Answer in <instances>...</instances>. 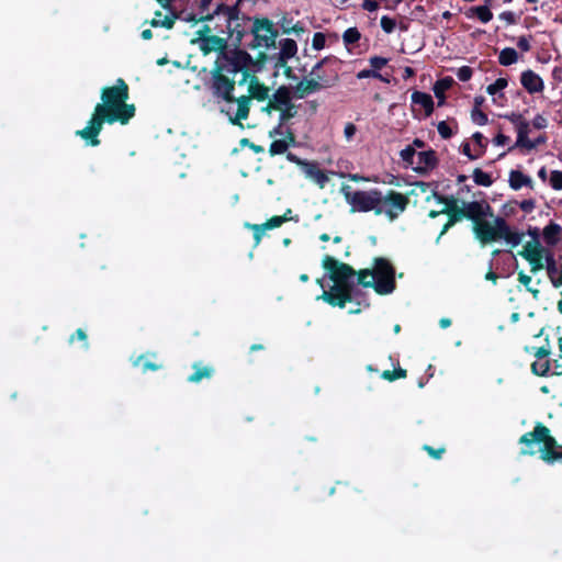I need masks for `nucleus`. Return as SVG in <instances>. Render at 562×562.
Here are the masks:
<instances>
[{"label": "nucleus", "mask_w": 562, "mask_h": 562, "mask_svg": "<svg viewBox=\"0 0 562 562\" xmlns=\"http://www.w3.org/2000/svg\"><path fill=\"white\" fill-rule=\"evenodd\" d=\"M130 88L124 79H116L115 83L101 90V102L94 106V111L88 121V125L76 132L90 146L100 145L99 134L103 124L120 123L126 125L136 113L135 104L127 103Z\"/></svg>", "instance_id": "obj_1"}, {"label": "nucleus", "mask_w": 562, "mask_h": 562, "mask_svg": "<svg viewBox=\"0 0 562 562\" xmlns=\"http://www.w3.org/2000/svg\"><path fill=\"white\" fill-rule=\"evenodd\" d=\"M303 171L305 176L312 179L321 189L325 188L329 181L328 176L318 167L316 161H307L306 164H303Z\"/></svg>", "instance_id": "obj_16"}, {"label": "nucleus", "mask_w": 562, "mask_h": 562, "mask_svg": "<svg viewBox=\"0 0 562 562\" xmlns=\"http://www.w3.org/2000/svg\"><path fill=\"white\" fill-rule=\"evenodd\" d=\"M418 161L417 166L414 168L416 172L424 173L428 170H432L438 165V158L435 150H424L416 154Z\"/></svg>", "instance_id": "obj_17"}, {"label": "nucleus", "mask_w": 562, "mask_h": 562, "mask_svg": "<svg viewBox=\"0 0 562 562\" xmlns=\"http://www.w3.org/2000/svg\"><path fill=\"white\" fill-rule=\"evenodd\" d=\"M562 234V227L554 223L550 222L542 232L543 239L547 245L554 246L559 243Z\"/></svg>", "instance_id": "obj_21"}, {"label": "nucleus", "mask_w": 562, "mask_h": 562, "mask_svg": "<svg viewBox=\"0 0 562 562\" xmlns=\"http://www.w3.org/2000/svg\"><path fill=\"white\" fill-rule=\"evenodd\" d=\"M212 29L210 25L204 24L198 32V37L201 40V43L204 42V38L211 36Z\"/></svg>", "instance_id": "obj_64"}, {"label": "nucleus", "mask_w": 562, "mask_h": 562, "mask_svg": "<svg viewBox=\"0 0 562 562\" xmlns=\"http://www.w3.org/2000/svg\"><path fill=\"white\" fill-rule=\"evenodd\" d=\"M217 19H223L224 24H216L214 30L220 34H227L228 38L232 40L234 48H241V41L246 34L244 23L249 18L240 19V10L238 3L235 5H227L225 3L217 4L214 10Z\"/></svg>", "instance_id": "obj_8"}, {"label": "nucleus", "mask_w": 562, "mask_h": 562, "mask_svg": "<svg viewBox=\"0 0 562 562\" xmlns=\"http://www.w3.org/2000/svg\"><path fill=\"white\" fill-rule=\"evenodd\" d=\"M508 85V81L506 78H497L494 83L488 85L486 88V92L491 95H495L503 89H505Z\"/></svg>", "instance_id": "obj_44"}, {"label": "nucleus", "mask_w": 562, "mask_h": 562, "mask_svg": "<svg viewBox=\"0 0 562 562\" xmlns=\"http://www.w3.org/2000/svg\"><path fill=\"white\" fill-rule=\"evenodd\" d=\"M462 207L465 218L472 222V231L475 238L482 245L504 239L514 248L522 241L525 234L512 228L504 217L496 216L493 222L483 220L481 201L463 202Z\"/></svg>", "instance_id": "obj_5"}, {"label": "nucleus", "mask_w": 562, "mask_h": 562, "mask_svg": "<svg viewBox=\"0 0 562 562\" xmlns=\"http://www.w3.org/2000/svg\"><path fill=\"white\" fill-rule=\"evenodd\" d=\"M509 187L513 190H519L522 187H530L532 188V180L529 176L524 175L519 170H512L509 172Z\"/></svg>", "instance_id": "obj_22"}, {"label": "nucleus", "mask_w": 562, "mask_h": 562, "mask_svg": "<svg viewBox=\"0 0 562 562\" xmlns=\"http://www.w3.org/2000/svg\"><path fill=\"white\" fill-rule=\"evenodd\" d=\"M324 83L316 79H302L293 87V95L296 99H304L307 95L324 89Z\"/></svg>", "instance_id": "obj_14"}, {"label": "nucleus", "mask_w": 562, "mask_h": 562, "mask_svg": "<svg viewBox=\"0 0 562 562\" xmlns=\"http://www.w3.org/2000/svg\"><path fill=\"white\" fill-rule=\"evenodd\" d=\"M200 49L204 55L213 50L218 53L210 72L209 89L212 95L227 98L229 90L236 83L234 76L250 60V54L243 48H228L227 38L218 35L204 38Z\"/></svg>", "instance_id": "obj_2"}, {"label": "nucleus", "mask_w": 562, "mask_h": 562, "mask_svg": "<svg viewBox=\"0 0 562 562\" xmlns=\"http://www.w3.org/2000/svg\"><path fill=\"white\" fill-rule=\"evenodd\" d=\"M472 139L480 147L479 154H481V157H482L484 155L485 150H486V147H487L486 138L483 136L482 133L475 132L472 135Z\"/></svg>", "instance_id": "obj_55"}, {"label": "nucleus", "mask_w": 562, "mask_h": 562, "mask_svg": "<svg viewBox=\"0 0 562 562\" xmlns=\"http://www.w3.org/2000/svg\"><path fill=\"white\" fill-rule=\"evenodd\" d=\"M407 376V371L401 367L395 368L393 370H384L381 374V378L393 382L398 379H404Z\"/></svg>", "instance_id": "obj_37"}, {"label": "nucleus", "mask_w": 562, "mask_h": 562, "mask_svg": "<svg viewBox=\"0 0 562 562\" xmlns=\"http://www.w3.org/2000/svg\"><path fill=\"white\" fill-rule=\"evenodd\" d=\"M251 34L254 38L251 43L247 44L250 49H256L258 47L271 49L277 47L279 31L270 19L255 18Z\"/></svg>", "instance_id": "obj_11"}, {"label": "nucleus", "mask_w": 562, "mask_h": 562, "mask_svg": "<svg viewBox=\"0 0 562 562\" xmlns=\"http://www.w3.org/2000/svg\"><path fill=\"white\" fill-rule=\"evenodd\" d=\"M239 145L241 147H248L250 148L255 154L263 153L265 148L261 145H257L252 142H250L248 138H241L239 140Z\"/></svg>", "instance_id": "obj_59"}, {"label": "nucleus", "mask_w": 562, "mask_h": 562, "mask_svg": "<svg viewBox=\"0 0 562 562\" xmlns=\"http://www.w3.org/2000/svg\"><path fill=\"white\" fill-rule=\"evenodd\" d=\"M75 339L81 340L85 342V347L88 348L87 342V334L83 329L78 328L69 338V342H74Z\"/></svg>", "instance_id": "obj_62"}, {"label": "nucleus", "mask_w": 562, "mask_h": 562, "mask_svg": "<svg viewBox=\"0 0 562 562\" xmlns=\"http://www.w3.org/2000/svg\"><path fill=\"white\" fill-rule=\"evenodd\" d=\"M277 25L280 26L283 34H291V26L294 25L293 18H289L286 14L282 15L281 19L277 22Z\"/></svg>", "instance_id": "obj_49"}, {"label": "nucleus", "mask_w": 562, "mask_h": 562, "mask_svg": "<svg viewBox=\"0 0 562 562\" xmlns=\"http://www.w3.org/2000/svg\"><path fill=\"white\" fill-rule=\"evenodd\" d=\"M416 154V149L413 146H406L400 151V156L405 165V168L413 166Z\"/></svg>", "instance_id": "obj_41"}, {"label": "nucleus", "mask_w": 562, "mask_h": 562, "mask_svg": "<svg viewBox=\"0 0 562 562\" xmlns=\"http://www.w3.org/2000/svg\"><path fill=\"white\" fill-rule=\"evenodd\" d=\"M387 63H389V59L385 57H381V56H371L369 58V64L372 67V69L375 71L381 70L384 66L387 65Z\"/></svg>", "instance_id": "obj_51"}, {"label": "nucleus", "mask_w": 562, "mask_h": 562, "mask_svg": "<svg viewBox=\"0 0 562 562\" xmlns=\"http://www.w3.org/2000/svg\"><path fill=\"white\" fill-rule=\"evenodd\" d=\"M549 183L553 190H557V191L562 190V171L561 170L551 171Z\"/></svg>", "instance_id": "obj_46"}, {"label": "nucleus", "mask_w": 562, "mask_h": 562, "mask_svg": "<svg viewBox=\"0 0 562 562\" xmlns=\"http://www.w3.org/2000/svg\"><path fill=\"white\" fill-rule=\"evenodd\" d=\"M453 78L448 76L437 80L436 83L434 85V93L436 98L439 100V105H441L445 102V92L449 90L453 86Z\"/></svg>", "instance_id": "obj_23"}, {"label": "nucleus", "mask_w": 562, "mask_h": 562, "mask_svg": "<svg viewBox=\"0 0 562 562\" xmlns=\"http://www.w3.org/2000/svg\"><path fill=\"white\" fill-rule=\"evenodd\" d=\"M505 117L515 126L517 132V139L514 146L508 148V151L514 148H520L521 150L530 151L540 145H543L548 140L546 134H541L535 139L528 137L530 132V123L520 113L513 112L505 115Z\"/></svg>", "instance_id": "obj_9"}, {"label": "nucleus", "mask_w": 562, "mask_h": 562, "mask_svg": "<svg viewBox=\"0 0 562 562\" xmlns=\"http://www.w3.org/2000/svg\"><path fill=\"white\" fill-rule=\"evenodd\" d=\"M546 270L554 288L562 286V269L558 267L554 256L549 250L546 252Z\"/></svg>", "instance_id": "obj_18"}, {"label": "nucleus", "mask_w": 562, "mask_h": 562, "mask_svg": "<svg viewBox=\"0 0 562 562\" xmlns=\"http://www.w3.org/2000/svg\"><path fill=\"white\" fill-rule=\"evenodd\" d=\"M251 59L246 63L245 67L238 72L241 74V78L236 81L233 88L229 90L228 97L223 98L218 95H212L217 103L225 102L227 104H237V110L234 114L231 111L222 110L228 116L229 122L233 125L244 127L241 121L247 120L250 112L251 100L266 101L269 99V88L259 80V78L251 74L249 64Z\"/></svg>", "instance_id": "obj_4"}, {"label": "nucleus", "mask_w": 562, "mask_h": 562, "mask_svg": "<svg viewBox=\"0 0 562 562\" xmlns=\"http://www.w3.org/2000/svg\"><path fill=\"white\" fill-rule=\"evenodd\" d=\"M326 45V36L324 33L322 32H316L314 35H313V40H312V47L316 50H321L325 47Z\"/></svg>", "instance_id": "obj_54"}, {"label": "nucleus", "mask_w": 562, "mask_h": 562, "mask_svg": "<svg viewBox=\"0 0 562 562\" xmlns=\"http://www.w3.org/2000/svg\"><path fill=\"white\" fill-rule=\"evenodd\" d=\"M291 220H293V218L286 217V214L274 215V216L270 217L269 220H267L261 225L263 226V228H266V231L274 229V228L282 226V224H284L285 222L291 221Z\"/></svg>", "instance_id": "obj_35"}, {"label": "nucleus", "mask_w": 562, "mask_h": 562, "mask_svg": "<svg viewBox=\"0 0 562 562\" xmlns=\"http://www.w3.org/2000/svg\"><path fill=\"white\" fill-rule=\"evenodd\" d=\"M270 59L273 61V68L277 71L282 69V68H284L288 65L289 60H290L288 57L283 56L280 53L271 55Z\"/></svg>", "instance_id": "obj_50"}, {"label": "nucleus", "mask_w": 562, "mask_h": 562, "mask_svg": "<svg viewBox=\"0 0 562 562\" xmlns=\"http://www.w3.org/2000/svg\"><path fill=\"white\" fill-rule=\"evenodd\" d=\"M279 122L281 124H286L291 119H293L297 114V106L292 102V99H289V102L285 106H282L279 110Z\"/></svg>", "instance_id": "obj_28"}, {"label": "nucleus", "mask_w": 562, "mask_h": 562, "mask_svg": "<svg viewBox=\"0 0 562 562\" xmlns=\"http://www.w3.org/2000/svg\"><path fill=\"white\" fill-rule=\"evenodd\" d=\"M546 341H547V344L544 346L532 347V355L537 359H539V360L548 358L550 356V353H551V348H550V345H549V339L546 338Z\"/></svg>", "instance_id": "obj_45"}, {"label": "nucleus", "mask_w": 562, "mask_h": 562, "mask_svg": "<svg viewBox=\"0 0 562 562\" xmlns=\"http://www.w3.org/2000/svg\"><path fill=\"white\" fill-rule=\"evenodd\" d=\"M330 57H324L318 63H316L311 71V75L314 76L313 79H316L321 81L322 83L326 85L324 86V89L331 88L337 85L339 81V75L336 71H333L331 74H326L323 70V67L330 60Z\"/></svg>", "instance_id": "obj_13"}, {"label": "nucleus", "mask_w": 562, "mask_h": 562, "mask_svg": "<svg viewBox=\"0 0 562 562\" xmlns=\"http://www.w3.org/2000/svg\"><path fill=\"white\" fill-rule=\"evenodd\" d=\"M531 123L536 130H544L548 126V120L542 114H537Z\"/></svg>", "instance_id": "obj_60"}, {"label": "nucleus", "mask_w": 562, "mask_h": 562, "mask_svg": "<svg viewBox=\"0 0 562 562\" xmlns=\"http://www.w3.org/2000/svg\"><path fill=\"white\" fill-rule=\"evenodd\" d=\"M432 196L437 201V203L445 205L443 209H457L459 206L458 200L453 195H443L438 193L437 191H434Z\"/></svg>", "instance_id": "obj_32"}, {"label": "nucleus", "mask_w": 562, "mask_h": 562, "mask_svg": "<svg viewBox=\"0 0 562 562\" xmlns=\"http://www.w3.org/2000/svg\"><path fill=\"white\" fill-rule=\"evenodd\" d=\"M423 450L426 451L429 454V457H431L432 459H436V460L441 459L442 454L446 452L445 447L434 448L429 445H425L423 447Z\"/></svg>", "instance_id": "obj_57"}, {"label": "nucleus", "mask_w": 562, "mask_h": 562, "mask_svg": "<svg viewBox=\"0 0 562 562\" xmlns=\"http://www.w3.org/2000/svg\"><path fill=\"white\" fill-rule=\"evenodd\" d=\"M289 99H292L291 89L284 85L280 86L272 97L267 99L268 103L262 108V112L270 114L272 111H279L288 104Z\"/></svg>", "instance_id": "obj_12"}, {"label": "nucleus", "mask_w": 562, "mask_h": 562, "mask_svg": "<svg viewBox=\"0 0 562 562\" xmlns=\"http://www.w3.org/2000/svg\"><path fill=\"white\" fill-rule=\"evenodd\" d=\"M279 53L289 59L293 58L297 54V44L292 38H284L279 42Z\"/></svg>", "instance_id": "obj_27"}, {"label": "nucleus", "mask_w": 562, "mask_h": 562, "mask_svg": "<svg viewBox=\"0 0 562 562\" xmlns=\"http://www.w3.org/2000/svg\"><path fill=\"white\" fill-rule=\"evenodd\" d=\"M374 291L380 295L391 294L396 288L395 268L384 257L373 259Z\"/></svg>", "instance_id": "obj_10"}, {"label": "nucleus", "mask_w": 562, "mask_h": 562, "mask_svg": "<svg viewBox=\"0 0 562 562\" xmlns=\"http://www.w3.org/2000/svg\"><path fill=\"white\" fill-rule=\"evenodd\" d=\"M471 119L475 124L480 126L485 125L488 122L487 114L484 113L481 109H472Z\"/></svg>", "instance_id": "obj_47"}, {"label": "nucleus", "mask_w": 562, "mask_h": 562, "mask_svg": "<svg viewBox=\"0 0 562 562\" xmlns=\"http://www.w3.org/2000/svg\"><path fill=\"white\" fill-rule=\"evenodd\" d=\"M246 226L254 232L255 245H259L266 228L261 224H246Z\"/></svg>", "instance_id": "obj_52"}, {"label": "nucleus", "mask_w": 562, "mask_h": 562, "mask_svg": "<svg viewBox=\"0 0 562 562\" xmlns=\"http://www.w3.org/2000/svg\"><path fill=\"white\" fill-rule=\"evenodd\" d=\"M358 277V284L363 288H372L374 290L373 270L372 269H360L356 271Z\"/></svg>", "instance_id": "obj_30"}, {"label": "nucleus", "mask_w": 562, "mask_h": 562, "mask_svg": "<svg viewBox=\"0 0 562 562\" xmlns=\"http://www.w3.org/2000/svg\"><path fill=\"white\" fill-rule=\"evenodd\" d=\"M193 372L188 376V382L199 383L203 379H210L213 376L215 370L211 366H203L201 362H194L192 364Z\"/></svg>", "instance_id": "obj_19"}, {"label": "nucleus", "mask_w": 562, "mask_h": 562, "mask_svg": "<svg viewBox=\"0 0 562 562\" xmlns=\"http://www.w3.org/2000/svg\"><path fill=\"white\" fill-rule=\"evenodd\" d=\"M157 358L156 352L140 355L137 360L135 361V366H140L143 372L147 371H157L162 366L159 363H156L154 360Z\"/></svg>", "instance_id": "obj_24"}, {"label": "nucleus", "mask_w": 562, "mask_h": 562, "mask_svg": "<svg viewBox=\"0 0 562 562\" xmlns=\"http://www.w3.org/2000/svg\"><path fill=\"white\" fill-rule=\"evenodd\" d=\"M473 69L470 66H462L457 71V77L460 81H469L472 78Z\"/></svg>", "instance_id": "obj_58"}, {"label": "nucleus", "mask_w": 562, "mask_h": 562, "mask_svg": "<svg viewBox=\"0 0 562 562\" xmlns=\"http://www.w3.org/2000/svg\"><path fill=\"white\" fill-rule=\"evenodd\" d=\"M360 37H361V34L357 27H349L342 34V40L346 45L357 43L360 40Z\"/></svg>", "instance_id": "obj_43"}, {"label": "nucleus", "mask_w": 562, "mask_h": 562, "mask_svg": "<svg viewBox=\"0 0 562 562\" xmlns=\"http://www.w3.org/2000/svg\"><path fill=\"white\" fill-rule=\"evenodd\" d=\"M437 130L441 138L449 139L452 137L453 132L446 121H440L437 125Z\"/></svg>", "instance_id": "obj_56"}, {"label": "nucleus", "mask_w": 562, "mask_h": 562, "mask_svg": "<svg viewBox=\"0 0 562 562\" xmlns=\"http://www.w3.org/2000/svg\"><path fill=\"white\" fill-rule=\"evenodd\" d=\"M323 268L329 273L333 286L324 290L317 300H322L333 307L344 308L347 303L355 301L356 270L348 263L341 262L326 255L322 260Z\"/></svg>", "instance_id": "obj_6"}, {"label": "nucleus", "mask_w": 562, "mask_h": 562, "mask_svg": "<svg viewBox=\"0 0 562 562\" xmlns=\"http://www.w3.org/2000/svg\"><path fill=\"white\" fill-rule=\"evenodd\" d=\"M442 212L448 215V221L453 225L465 218L462 206H458L457 209H442Z\"/></svg>", "instance_id": "obj_39"}, {"label": "nucleus", "mask_w": 562, "mask_h": 562, "mask_svg": "<svg viewBox=\"0 0 562 562\" xmlns=\"http://www.w3.org/2000/svg\"><path fill=\"white\" fill-rule=\"evenodd\" d=\"M536 206V203H535V200L532 199H528V200H522L520 203H519V207L526 212V213H530L532 212V210L535 209Z\"/></svg>", "instance_id": "obj_63"}, {"label": "nucleus", "mask_w": 562, "mask_h": 562, "mask_svg": "<svg viewBox=\"0 0 562 562\" xmlns=\"http://www.w3.org/2000/svg\"><path fill=\"white\" fill-rule=\"evenodd\" d=\"M468 18L476 16L482 23H487L493 19V13L488 5L472 7L467 12Z\"/></svg>", "instance_id": "obj_26"}, {"label": "nucleus", "mask_w": 562, "mask_h": 562, "mask_svg": "<svg viewBox=\"0 0 562 562\" xmlns=\"http://www.w3.org/2000/svg\"><path fill=\"white\" fill-rule=\"evenodd\" d=\"M381 77V72L371 69H362L357 74L358 79Z\"/></svg>", "instance_id": "obj_61"}, {"label": "nucleus", "mask_w": 562, "mask_h": 562, "mask_svg": "<svg viewBox=\"0 0 562 562\" xmlns=\"http://www.w3.org/2000/svg\"><path fill=\"white\" fill-rule=\"evenodd\" d=\"M518 60L517 52L512 47H506L498 55V63L502 66H510Z\"/></svg>", "instance_id": "obj_29"}, {"label": "nucleus", "mask_w": 562, "mask_h": 562, "mask_svg": "<svg viewBox=\"0 0 562 562\" xmlns=\"http://www.w3.org/2000/svg\"><path fill=\"white\" fill-rule=\"evenodd\" d=\"M473 180L477 186L490 187L493 183V179L490 173L483 171L480 168L473 170Z\"/></svg>", "instance_id": "obj_31"}, {"label": "nucleus", "mask_w": 562, "mask_h": 562, "mask_svg": "<svg viewBox=\"0 0 562 562\" xmlns=\"http://www.w3.org/2000/svg\"><path fill=\"white\" fill-rule=\"evenodd\" d=\"M520 82L521 86L531 94L541 92L544 88L541 77L530 69L521 72Z\"/></svg>", "instance_id": "obj_15"}, {"label": "nucleus", "mask_w": 562, "mask_h": 562, "mask_svg": "<svg viewBox=\"0 0 562 562\" xmlns=\"http://www.w3.org/2000/svg\"><path fill=\"white\" fill-rule=\"evenodd\" d=\"M342 193L351 206V212H373L376 216L384 214L391 222L395 221L409 204L408 196L395 190H389L383 194L379 189L352 192L349 187H344Z\"/></svg>", "instance_id": "obj_3"}, {"label": "nucleus", "mask_w": 562, "mask_h": 562, "mask_svg": "<svg viewBox=\"0 0 562 562\" xmlns=\"http://www.w3.org/2000/svg\"><path fill=\"white\" fill-rule=\"evenodd\" d=\"M518 442L526 448L521 449V454L533 456L537 451L533 445L541 443L542 448L539 450L540 458L547 463L562 462V451L557 439L551 436L550 429L542 423H536L533 429L524 434Z\"/></svg>", "instance_id": "obj_7"}, {"label": "nucleus", "mask_w": 562, "mask_h": 562, "mask_svg": "<svg viewBox=\"0 0 562 562\" xmlns=\"http://www.w3.org/2000/svg\"><path fill=\"white\" fill-rule=\"evenodd\" d=\"M214 18H216V14H214V11L212 13H205L200 15L195 13H188L184 18V21L191 22V23H199V22H209L212 21Z\"/></svg>", "instance_id": "obj_42"}, {"label": "nucleus", "mask_w": 562, "mask_h": 562, "mask_svg": "<svg viewBox=\"0 0 562 562\" xmlns=\"http://www.w3.org/2000/svg\"><path fill=\"white\" fill-rule=\"evenodd\" d=\"M176 20H177V16L166 15L161 20V22L149 21V24L153 27H165L167 30H171L173 27V25H175Z\"/></svg>", "instance_id": "obj_48"}, {"label": "nucleus", "mask_w": 562, "mask_h": 562, "mask_svg": "<svg viewBox=\"0 0 562 562\" xmlns=\"http://www.w3.org/2000/svg\"><path fill=\"white\" fill-rule=\"evenodd\" d=\"M268 59H270V56L267 53H265V52H260L256 56V58L251 57V63L249 64V68L251 69V74L256 75L257 72H259L262 69L265 63Z\"/></svg>", "instance_id": "obj_36"}, {"label": "nucleus", "mask_w": 562, "mask_h": 562, "mask_svg": "<svg viewBox=\"0 0 562 562\" xmlns=\"http://www.w3.org/2000/svg\"><path fill=\"white\" fill-rule=\"evenodd\" d=\"M550 368H551L550 360H544V361L539 360V361H535L531 363V372L538 376L548 375Z\"/></svg>", "instance_id": "obj_34"}, {"label": "nucleus", "mask_w": 562, "mask_h": 562, "mask_svg": "<svg viewBox=\"0 0 562 562\" xmlns=\"http://www.w3.org/2000/svg\"><path fill=\"white\" fill-rule=\"evenodd\" d=\"M548 249H546L538 239L532 241H527L524 245L522 250L518 252L519 256H521L525 259L526 252L537 254V252H547Z\"/></svg>", "instance_id": "obj_33"}, {"label": "nucleus", "mask_w": 562, "mask_h": 562, "mask_svg": "<svg viewBox=\"0 0 562 562\" xmlns=\"http://www.w3.org/2000/svg\"><path fill=\"white\" fill-rule=\"evenodd\" d=\"M289 148V142L282 139H274L269 146L270 156L285 154Z\"/></svg>", "instance_id": "obj_40"}, {"label": "nucleus", "mask_w": 562, "mask_h": 562, "mask_svg": "<svg viewBox=\"0 0 562 562\" xmlns=\"http://www.w3.org/2000/svg\"><path fill=\"white\" fill-rule=\"evenodd\" d=\"M412 103L415 105H420L425 111V116H430L434 112V100L429 93L422 91H414L412 93Z\"/></svg>", "instance_id": "obj_20"}, {"label": "nucleus", "mask_w": 562, "mask_h": 562, "mask_svg": "<svg viewBox=\"0 0 562 562\" xmlns=\"http://www.w3.org/2000/svg\"><path fill=\"white\" fill-rule=\"evenodd\" d=\"M380 24H381L382 30L387 34L392 33L396 27L395 20L387 15H383L381 18Z\"/></svg>", "instance_id": "obj_53"}, {"label": "nucleus", "mask_w": 562, "mask_h": 562, "mask_svg": "<svg viewBox=\"0 0 562 562\" xmlns=\"http://www.w3.org/2000/svg\"><path fill=\"white\" fill-rule=\"evenodd\" d=\"M518 281L525 285L526 290L531 293L532 297L535 300H538L539 299V295H540V290L536 289V288H531L530 286V283L532 281L531 277L526 274L524 271H519L518 272Z\"/></svg>", "instance_id": "obj_38"}, {"label": "nucleus", "mask_w": 562, "mask_h": 562, "mask_svg": "<svg viewBox=\"0 0 562 562\" xmlns=\"http://www.w3.org/2000/svg\"><path fill=\"white\" fill-rule=\"evenodd\" d=\"M525 260L530 265V272L537 273L538 271L546 268V252H526Z\"/></svg>", "instance_id": "obj_25"}]
</instances>
